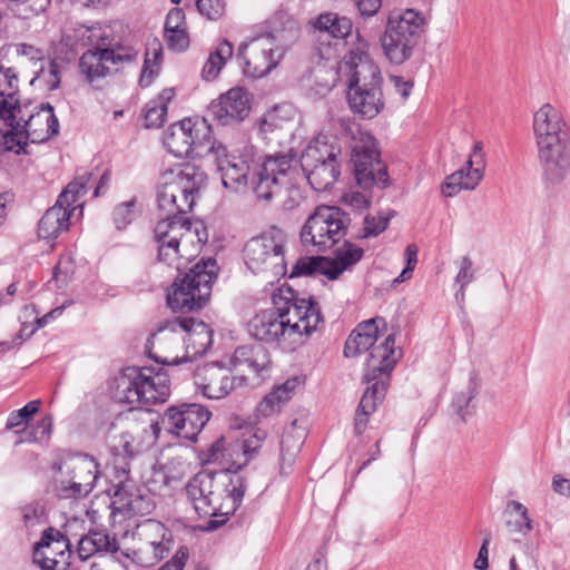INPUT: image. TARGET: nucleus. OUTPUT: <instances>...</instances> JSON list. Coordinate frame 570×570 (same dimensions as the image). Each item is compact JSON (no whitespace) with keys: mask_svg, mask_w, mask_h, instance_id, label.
<instances>
[{"mask_svg":"<svg viewBox=\"0 0 570 570\" xmlns=\"http://www.w3.org/2000/svg\"><path fill=\"white\" fill-rule=\"evenodd\" d=\"M43 81L47 90L53 91L60 87V65L56 60L42 62L40 68L35 72V77L30 80V85Z\"/></svg>","mask_w":570,"mask_h":570,"instance_id":"nucleus-35","label":"nucleus"},{"mask_svg":"<svg viewBox=\"0 0 570 570\" xmlns=\"http://www.w3.org/2000/svg\"><path fill=\"white\" fill-rule=\"evenodd\" d=\"M183 403L168 406L159 421L151 422L149 429H144L146 448L156 444L164 429L169 434L183 438L185 431Z\"/></svg>","mask_w":570,"mask_h":570,"instance_id":"nucleus-25","label":"nucleus"},{"mask_svg":"<svg viewBox=\"0 0 570 570\" xmlns=\"http://www.w3.org/2000/svg\"><path fill=\"white\" fill-rule=\"evenodd\" d=\"M28 119H23V130L30 137L32 144L43 142L59 134V120L55 115L53 106L49 102H42L35 108Z\"/></svg>","mask_w":570,"mask_h":570,"instance_id":"nucleus-21","label":"nucleus"},{"mask_svg":"<svg viewBox=\"0 0 570 570\" xmlns=\"http://www.w3.org/2000/svg\"><path fill=\"white\" fill-rule=\"evenodd\" d=\"M351 163L355 181L361 189L376 187L382 190L390 186L387 167L381 159L373 135L362 134L360 141L352 147Z\"/></svg>","mask_w":570,"mask_h":570,"instance_id":"nucleus-13","label":"nucleus"},{"mask_svg":"<svg viewBox=\"0 0 570 570\" xmlns=\"http://www.w3.org/2000/svg\"><path fill=\"white\" fill-rule=\"evenodd\" d=\"M315 29L327 32L336 39H344L352 31V22L346 17H340L337 13L327 12L320 14L314 23Z\"/></svg>","mask_w":570,"mask_h":570,"instance_id":"nucleus-33","label":"nucleus"},{"mask_svg":"<svg viewBox=\"0 0 570 570\" xmlns=\"http://www.w3.org/2000/svg\"><path fill=\"white\" fill-rule=\"evenodd\" d=\"M533 131L543 179L559 185L570 175V134L559 111L544 104L533 115Z\"/></svg>","mask_w":570,"mask_h":570,"instance_id":"nucleus-4","label":"nucleus"},{"mask_svg":"<svg viewBox=\"0 0 570 570\" xmlns=\"http://www.w3.org/2000/svg\"><path fill=\"white\" fill-rule=\"evenodd\" d=\"M266 438L267 433L265 430L261 428H255L253 434L243 441L242 449L244 454L247 456V460L244 465H246L248 460L252 459V456L257 453Z\"/></svg>","mask_w":570,"mask_h":570,"instance_id":"nucleus-56","label":"nucleus"},{"mask_svg":"<svg viewBox=\"0 0 570 570\" xmlns=\"http://www.w3.org/2000/svg\"><path fill=\"white\" fill-rule=\"evenodd\" d=\"M347 102L351 110L363 119H373L384 108L383 77L380 68L368 60L350 66Z\"/></svg>","mask_w":570,"mask_h":570,"instance_id":"nucleus-11","label":"nucleus"},{"mask_svg":"<svg viewBox=\"0 0 570 570\" xmlns=\"http://www.w3.org/2000/svg\"><path fill=\"white\" fill-rule=\"evenodd\" d=\"M246 490L245 476L208 469L196 473L186 484V494L199 517H224L222 520H209L206 525L208 531L217 530L227 522V515L242 505Z\"/></svg>","mask_w":570,"mask_h":570,"instance_id":"nucleus-3","label":"nucleus"},{"mask_svg":"<svg viewBox=\"0 0 570 570\" xmlns=\"http://www.w3.org/2000/svg\"><path fill=\"white\" fill-rule=\"evenodd\" d=\"M324 213L325 212L321 210L318 206L314 213L308 216L301 230L302 243L304 245L312 244L316 246L320 252H325L338 242V238L332 235V229H328L330 227L325 223L327 218H324Z\"/></svg>","mask_w":570,"mask_h":570,"instance_id":"nucleus-23","label":"nucleus"},{"mask_svg":"<svg viewBox=\"0 0 570 570\" xmlns=\"http://www.w3.org/2000/svg\"><path fill=\"white\" fill-rule=\"evenodd\" d=\"M71 210L51 206L46 210L38 223V235L43 239L57 238L60 233L68 230Z\"/></svg>","mask_w":570,"mask_h":570,"instance_id":"nucleus-29","label":"nucleus"},{"mask_svg":"<svg viewBox=\"0 0 570 570\" xmlns=\"http://www.w3.org/2000/svg\"><path fill=\"white\" fill-rule=\"evenodd\" d=\"M136 198L118 204L112 212V220L118 230L125 229L136 218Z\"/></svg>","mask_w":570,"mask_h":570,"instance_id":"nucleus-47","label":"nucleus"},{"mask_svg":"<svg viewBox=\"0 0 570 570\" xmlns=\"http://www.w3.org/2000/svg\"><path fill=\"white\" fill-rule=\"evenodd\" d=\"M293 160L291 154H278L267 156L262 164L255 166L248 186L258 200L269 202L274 195L279 193L281 179L286 177Z\"/></svg>","mask_w":570,"mask_h":570,"instance_id":"nucleus-16","label":"nucleus"},{"mask_svg":"<svg viewBox=\"0 0 570 570\" xmlns=\"http://www.w3.org/2000/svg\"><path fill=\"white\" fill-rule=\"evenodd\" d=\"M289 436H285L281 441V454H279V461H281V473L287 474L291 468L293 466L296 455L299 452L301 444H294L289 445Z\"/></svg>","mask_w":570,"mask_h":570,"instance_id":"nucleus-52","label":"nucleus"},{"mask_svg":"<svg viewBox=\"0 0 570 570\" xmlns=\"http://www.w3.org/2000/svg\"><path fill=\"white\" fill-rule=\"evenodd\" d=\"M286 235L277 226H272L259 236L250 238L244 246V262L254 274L269 273L279 278L286 275Z\"/></svg>","mask_w":570,"mask_h":570,"instance_id":"nucleus-12","label":"nucleus"},{"mask_svg":"<svg viewBox=\"0 0 570 570\" xmlns=\"http://www.w3.org/2000/svg\"><path fill=\"white\" fill-rule=\"evenodd\" d=\"M343 248V250L338 252L337 258L345 268L358 263L364 255L363 248L354 245L350 240L344 242Z\"/></svg>","mask_w":570,"mask_h":570,"instance_id":"nucleus-57","label":"nucleus"},{"mask_svg":"<svg viewBox=\"0 0 570 570\" xmlns=\"http://www.w3.org/2000/svg\"><path fill=\"white\" fill-rule=\"evenodd\" d=\"M229 372V368L219 362L206 363L195 370V385L207 399H223L234 390L236 381L239 385L246 382L245 376L230 377Z\"/></svg>","mask_w":570,"mask_h":570,"instance_id":"nucleus-18","label":"nucleus"},{"mask_svg":"<svg viewBox=\"0 0 570 570\" xmlns=\"http://www.w3.org/2000/svg\"><path fill=\"white\" fill-rule=\"evenodd\" d=\"M87 37L90 49L86 50L79 58V72L85 77L86 81L94 83L96 80L105 78L109 75L108 58L104 53L97 32L100 28H89Z\"/></svg>","mask_w":570,"mask_h":570,"instance_id":"nucleus-22","label":"nucleus"},{"mask_svg":"<svg viewBox=\"0 0 570 570\" xmlns=\"http://www.w3.org/2000/svg\"><path fill=\"white\" fill-rule=\"evenodd\" d=\"M101 48L104 49L105 56L108 58V62L112 65L131 63L137 59V50H127L125 53H119L117 50H112V38L100 29L97 32Z\"/></svg>","mask_w":570,"mask_h":570,"instance_id":"nucleus-38","label":"nucleus"},{"mask_svg":"<svg viewBox=\"0 0 570 570\" xmlns=\"http://www.w3.org/2000/svg\"><path fill=\"white\" fill-rule=\"evenodd\" d=\"M206 173L194 163L186 161L166 170L157 190L159 210L170 214L191 210L195 195L206 185Z\"/></svg>","mask_w":570,"mask_h":570,"instance_id":"nucleus-9","label":"nucleus"},{"mask_svg":"<svg viewBox=\"0 0 570 570\" xmlns=\"http://www.w3.org/2000/svg\"><path fill=\"white\" fill-rule=\"evenodd\" d=\"M52 431L51 415H45L36 425L30 429H23L19 433L22 434L21 441L24 442H41L49 439Z\"/></svg>","mask_w":570,"mask_h":570,"instance_id":"nucleus-41","label":"nucleus"},{"mask_svg":"<svg viewBox=\"0 0 570 570\" xmlns=\"http://www.w3.org/2000/svg\"><path fill=\"white\" fill-rule=\"evenodd\" d=\"M185 431L183 438L196 442L198 434L209 421L210 411L197 403H183Z\"/></svg>","mask_w":570,"mask_h":570,"instance_id":"nucleus-31","label":"nucleus"},{"mask_svg":"<svg viewBox=\"0 0 570 570\" xmlns=\"http://www.w3.org/2000/svg\"><path fill=\"white\" fill-rule=\"evenodd\" d=\"M425 28V17L414 9L391 10L380 42L383 55L392 65L410 60Z\"/></svg>","mask_w":570,"mask_h":570,"instance_id":"nucleus-8","label":"nucleus"},{"mask_svg":"<svg viewBox=\"0 0 570 570\" xmlns=\"http://www.w3.org/2000/svg\"><path fill=\"white\" fill-rule=\"evenodd\" d=\"M19 92L18 72L11 68L0 66V98L13 100Z\"/></svg>","mask_w":570,"mask_h":570,"instance_id":"nucleus-42","label":"nucleus"},{"mask_svg":"<svg viewBox=\"0 0 570 570\" xmlns=\"http://www.w3.org/2000/svg\"><path fill=\"white\" fill-rule=\"evenodd\" d=\"M148 56H149V52L147 51L146 57H145V61H144V67H142V70H141V75H140V78H139V86L141 88L149 87L151 85L154 78L158 75V67H159V63H160L161 58H163L161 46L159 43H157V47L154 48V50H153L154 63H155L156 68H153V67L149 66L150 59H149Z\"/></svg>","mask_w":570,"mask_h":570,"instance_id":"nucleus-50","label":"nucleus"},{"mask_svg":"<svg viewBox=\"0 0 570 570\" xmlns=\"http://www.w3.org/2000/svg\"><path fill=\"white\" fill-rule=\"evenodd\" d=\"M249 112V94L240 87H234L210 102L206 117L219 126L234 127L243 122Z\"/></svg>","mask_w":570,"mask_h":570,"instance_id":"nucleus-17","label":"nucleus"},{"mask_svg":"<svg viewBox=\"0 0 570 570\" xmlns=\"http://www.w3.org/2000/svg\"><path fill=\"white\" fill-rule=\"evenodd\" d=\"M286 385H279L268 393L258 405V412L267 416L275 411H279L281 405L291 400Z\"/></svg>","mask_w":570,"mask_h":570,"instance_id":"nucleus-40","label":"nucleus"},{"mask_svg":"<svg viewBox=\"0 0 570 570\" xmlns=\"http://www.w3.org/2000/svg\"><path fill=\"white\" fill-rule=\"evenodd\" d=\"M155 242L158 244V261L170 265L179 255V245L176 238H165L161 235L154 234Z\"/></svg>","mask_w":570,"mask_h":570,"instance_id":"nucleus-45","label":"nucleus"},{"mask_svg":"<svg viewBox=\"0 0 570 570\" xmlns=\"http://www.w3.org/2000/svg\"><path fill=\"white\" fill-rule=\"evenodd\" d=\"M484 153L481 141H476L466 160V166L446 177L441 191L444 197H453L460 190L474 189L483 177Z\"/></svg>","mask_w":570,"mask_h":570,"instance_id":"nucleus-20","label":"nucleus"},{"mask_svg":"<svg viewBox=\"0 0 570 570\" xmlns=\"http://www.w3.org/2000/svg\"><path fill=\"white\" fill-rule=\"evenodd\" d=\"M92 176V173H85L83 175L75 178L62 190V197H66L67 194H72V196L78 199L81 195H85L89 189L88 185L91 181Z\"/></svg>","mask_w":570,"mask_h":570,"instance_id":"nucleus-59","label":"nucleus"},{"mask_svg":"<svg viewBox=\"0 0 570 570\" xmlns=\"http://www.w3.org/2000/svg\"><path fill=\"white\" fill-rule=\"evenodd\" d=\"M216 278V259H199L183 276L177 275L167 292V305L173 312L189 313L202 309L210 297L212 285Z\"/></svg>","mask_w":570,"mask_h":570,"instance_id":"nucleus-10","label":"nucleus"},{"mask_svg":"<svg viewBox=\"0 0 570 570\" xmlns=\"http://www.w3.org/2000/svg\"><path fill=\"white\" fill-rule=\"evenodd\" d=\"M190 129H193V120L185 118L177 124L170 125L164 131L163 142L170 154L176 157L190 158Z\"/></svg>","mask_w":570,"mask_h":570,"instance_id":"nucleus-26","label":"nucleus"},{"mask_svg":"<svg viewBox=\"0 0 570 570\" xmlns=\"http://www.w3.org/2000/svg\"><path fill=\"white\" fill-rule=\"evenodd\" d=\"M196 7L198 12L209 20L218 19L224 12L219 0H196Z\"/></svg>","mask_w":570,"mask_h":570,"instance_id":"nucleus-61","label":"nucleus"},{"mask_svg":"<svg viewBox=\"0 0 570 570\" xmlns=\"http://www.w3.org/2000/svg\"><path fill=\"white\" fill-rule=\"evenodd\" d=\"M213 330L204 321L176 316L158 325L147 338L145 350L159 365L176 366L190 363L193 356L204 355L213 345Z\"/></svg>","mask_w":570,"mask_h":570,"instance_id":"nucleus-2","label":"nucleus"},{"mask_svg":"<svg viewBox=\"0 0 570 570\" xmlns=\"http://www.w3.org/2000/svg\"><path fill=\"white\" fill-rule=\"evenodd\" d=\"M41 405V401L33 400L28 402L24 406L19 410L12 411L7 420L6 429L11 430L20 426L23 423L29 422L35 414L38 413Z\"/></svg>","mask_w":570,"mask_h":570,"instance_id":"nucleus-43","label":"nucleus"},{"mask_svg":"<svg viewBox=\"0 0 570 570\" xmlns=\"http://www.w3.org/2000/svg\"><path fill=\"white\" fill-rule=\"evenodd\" d=\"M272 304L248 323L250 336L258 342L279 345L293 335L309 337L325 324L317 301L313 296L299 297L288 285L273 292Z\"/></svg>","mask_w":570,"mask_h":570,"instance_id":"nucleus-1","label":"nucleus"},{"mask_svg":"<svg viewBox=\"0 0 570 570\" xmlns=\"http://www.w3.org/2000/svg\"><path fill=\"white\" fill-rule=\"evenodd\" d=\"M230 364L234 367L246 365L258 375L271 365V355L261 344L242 345L234 351Z\"/></svg>","mask_w":570,"mask_h":570,"instance_id":"nucleus-27","label":"nucleus"},{"mask_svg":"<svg viewBox=\"0 0 570 570\" xmlns=\"http://www.w3.org/2000/svg\"><path fill=\"white\" fill-rule=\"evenodd\" d=\"M17 112H22V107L18 98H13V100L0 98V119L4 121L7 127L14 128V126L21 125L20 121L17 120Z\"/></svg>","mask_w":570,"mask_h":570,"instance_id":"nucleus-51","label":"nucleus"},{"mask_svg":"<svg viewBox=\"0 0 570 570\" xmlns=\"http://www.w3.org/2000/svg\"><path fill=\"white\" fill-rule=\"evenodd\" d=\"M393 215V210L387 216L380 215L377 218L372 215H366L364 217V227L362 234L357 238L363 239L379 236L387 228L390 219Z\"/></svg>","mask_w":570,"mask_h":570,"instance_id":"nucleus-49","label":"nucleus"},{"mask_svg":"<svg viewBox=\"0 0 570 570\" xmlns=\"http://www.w3.org/2000/svg\"><path fill=\"white\" fill-rule=\"evenodd\" d=\"M8 8L19 19H30L45 11L48 0H7Z\"/></svg>","mask_w":570,"mask_h":570,"instance_id":"nucleus-36","label":"nucleus"},{"mask_svg":"<svg viewBox=\"0 0 570 570\" xmlns=\"http://www.w3.org/2000/svg\"><path fill=\"white\" fill-rule=\"evenodd\" d=\"M167 116V107L156 105L149 101L145 108V127L146 128H159L163 126Z\"/></svg>","mask_w":570,"mask_h":570,"instance_id":"nucleus-53","label":"nucleus"},{"mask_svg":"<svg viewBox=\"0 0 570 570\" xmlns=\"http://www.w3.org/2000/svg\"><path fill=\"white\" fill-rule=\"evenodd\" d=\"M212 149H214V161L220 173L223 186L233 191L247 188L250 175L258 165L255 161L253 147H244L238 155L229 153L220 142Z\"/></svg>","mask_w":570,"mask_h":570,"instance_id":"nucleus-14","label":"nucleus"},{"mask_svg":"<svg viewBox=\"0 0 570 570\" xmlns=\"http://www.w3.org/2000/svg\"><path fill=\"white\" fill-rule=\"evenodd\" d=\"M473 263L469 256H464L461 261L460 271L455 277V282L460 284L461 289L469 285L474 279L472 269Z\"/></svg>","mask_w":570,"mask_h":570,"instance_id":"nucleus-62","label":"nucleus"},{"mask_svg":"<svg viewBox=\"0 0 570 570\" xmlns=\"http://www.w3.org/2000/svg\"><path fill=\"white\" fill-rule=\"evenodd\" d=\"M29 138L23 130V125L14 126L0 136V146L7 151H14L17 155L28 154L26 147L27 141L22 140Z\"/></svg>","mask_w":570,"mask_h":570,"instance_id":"nucleus-39","label":"nucleus"},{"mask_svg":"<svg viewBox=\"0 0 570 570\" xmlns=\"http://www.w3.org/2000/svg\"><path fill=\"white\" fill-rule=\"evenodd\" d=\"M189 139L190 158L203 157L207 154L214 155L212 147H217L218 144L212 141V125L209 119L204 117L202 120L193 121V129Z\"/></svg>","mask_w":570,"mask_h":570,"instance_id":"nucleus-30","label":"nucleus"},{"mask_svg":"<svg viewBox=\"0 0 570 570\" xmlns=\"http://www.w3.org/2000/svg\"><path fill=\"white\" fill-rule=\"evenodd\" d=\"M321 210H324V218L326 225H328V229H332L331 233L335 238H341L345 236L347 228L351 224L350 214L344 212L342 208L336 206H320Z\"/></svg>","mask_w":570,"mask_h":570,"instance_id":"nucleus-34","label":"nucleus"},{"mask_svg":"<svg viewBox=\"0 0 570 570\" xmlns=\"http://www.w3.org/2000/svg\"><path fill=\"white\" fill-rule=\"evenodd\" d=\"M233 45L227 39H223L217 47L210 51L202 70L203 78L207 81L216 79L226 61L233 56Z\"/></svg>","mask_w":570,"mask_h":570,"instance_id":"nucleus-32","label":"nucleus"},{"mask_svg":"<svg viewBox=\"0 0 570 570\" xmlns=\"http://www.w3.org/2000/svg\"><path fill=\"white\" fill-rule=\"evenodd\" d=\"M124 511L131 515H148L155 509V502L149 495L130 494L129 501L122 503Z\"/></svg>","mask_w":570,"mask_h":570,"instance_id":"nucleus-44","label":"nucleus"},{"mask_svg":"<svg viewBox=\"0 0 570 570\" xmlns=\"http://www.w3.org/2000/svg\"><path fill=\"white\" fill-rule=\"evenodd\" d=\"M186 213H164V217L159 219L154 228V234L163 237L176 238L178 244L181 242L193 243L191 238V220L184 217Z\"/></svg>","mask_w":570,"mask_h":570,"instance_id":"nucleus-28","label":"nucleus"},{"mask_svg":"<svg viewBox=\"0 0 570 570\" xmlns=\"http://www.w3.org/2000/svg\"><path fill=\"white\" fill-rule=\"evenodd\" d=\"M88 535L100 552H117L118 542L115 538L110 539L106 530H90Z\"/></svg>","mask_w":570,"mask_h":570,"instance_id":"nucleus-54","label":"nucleus"},{"mask_svg":"<svg viewBox=\"0 0 570 570\" xmlns=\"http://www.w3.org/2000/svg\"><path fill=\"white\" fill-rule=\"evenodd\" d=\"M379 323L384 324L383 318H371L360 323L348 335L344 345V356L355 357L363 352H371L375 347L379 337Z\"/></svg>","mask_w":570,"mask_h":570,"instance_id":"nucleus-24","label":"nucleus"},{"mask_svg":"<svg viewBox=\"0 0 570 570\" xmlns=\"http://www.w3.org/2000/svg\"><path fill=\"white\" fill-rule=\"evenodd\" d=\"M509 507H511L519 515L520 519L515 521H507V527L511 532H520L522 534H527L532 530V520L529 517L528 509L519 501H510Z\"/></svg>","mask_w":570,"mask_h":570,"instance_id":"nucleus-48","label":"nucleus"},{"mask_svg":"<svg viewBox=\"0 0 570 570\" xmlns=\"http://www.w3.org/2000/svg\"><path fill=\"white\" fill-rule=\"evenodd\" d=\"M189 551L187 547H180L170 560L165 562L157 570H183L188 559Z\"/></svg>","mask_w":570,"mask_h":570,"instance_id":"nucleus-63","label":"nucleus"},{"mask_svg":"<svg viewBox=\"0 0 570 570\" xmlns=\"http://www.w3.org/2000/svg\"><path fill=\"white\" fill-rule=\"evenodd\" d=\"M71 274H73L71 258L61 257L56 264L52 273V278L57 282L59 288L68 284Z\"/></svg>","mask_w":570,"mask_h":570,"instance_id":"nucleus-58","label":"nucleus"},{"mask_svg":"<svg viewBox=\"0 0 570 570\" xmlns=\"http://www.w3.org/2000/svg\"><path fill=\"white\" fill-rule=\"evenodd\" d=\"M67 475L69 481H61L57 487L60 499H78L87 497L95 488L99 478V463L92 455L75 453L67 458Z\"/></svg>","mask_w":570,"mask_h":570,"instance_id":"nucleus-15","label":"nucleus"},{"mask_svg":"<svg viewBox=\"0 0 570 570\" xmlns=\"http://www.w3.org/2000/svg\"><path fill=\"white\" fill-rule=\"evenodd\" d=\"M170 395L169 374L163 367L127 366L115 379L114 397L130 405L164 403Z\"/></svg>","mask_w":570,"mask_h":570,"instance_id":"nucleus-6","label":"nucleus"},{"mask_svg":"<svg viewBox=\"0 0 570 570\" xmlns=\"http://www.w3.org/2000/svg\"><path fill=\"white\" fill-rule=\"evenodd\" d=\"M478 393L479 382L476 376H472L469 381L466 391H462L454 395L452 400V406L463 422H465L466 416L471 414V412L469 411V405Z\"/></svg>","mask_w":570,"mask_h":570,"instance_id":"nucleus-37","label":"nucleus"},{"mask_svg":"<svg viewBox=\"0 0 570 570\" xmlns=\"http://www.w3.org/2000/svg\"><path fill=\"white\" fill-rule=\"evenodd\" d=\"M237 57L244 60L243 71L245 76L261 78L277 66L275 49L269 37L254 39L249 45L242 43Z\"/></svg>","mask_w":570,"mask_h":570,"instance_id":"nucleus-19","label":"nucleus"},{"mask_svg":"<svg viewBox=\"0 0 570 570\" xmlns=\"http://www.w3.org/2000/svg\"><path fill=\"white\" fill-rule=\"evenodd\" d=\"M189 551L187 547H180L170 560L165 562L157 570H183L188 559Z\"/></svg>","mask_w":570,"mask_h":570,"instance_id":"nucleus-64","label":"nucleus"},{"mask_svg":"<svg viewBox=\"0 0 570 570\" xmlns=\"http://www.w3.org/2000/svg\"><path fill=\"white\" fill-rule=\"evenodd\" d=\"M52 542H65L66 548H70V541L68 537L52 527L45 529L41 533L40 540L35 543L33 549L49 548Z\"/></svg>","mask_w":570,"mask_h":570,"instance_id":"nucleus-60","label":"nucleus"},{"mask_svg":"<svg viewBox=\"0 0 570 570\" xmlns=\"http://www.w3.org/2000/svg\"><path fill=\"white\" fill-rule=\"evenodd\" d=\"M168 49L177 52L185 51L189 46V37L186 29H175L164 33Z\"/></svg>","mask_w":570,"mask_h":570,"instance_id":"nucleus-55","label":"nucleus"},{"mask_svg":"<svg viewBox=\"0 0 570 570\" xmlns=\"http://www.w3.org/2000/svg\"><path fill=\"white\" fill-rule=\"evenodd\" d=\"M325 261V256H304L299 257L293 265L288 277L312 276L318 273L321 264Z\"/></svg>","mask_w":570,"mask_h":570,"instance_id":"nucleus-46","label":"nucleus"},{"mask_svg":"<svg viewBox=\"0 0 570 570\" xmlns=\"http://www.w3.org/2000/svg\"><path fill=\"white\" fill-rule=\"evenodd\" d=\"M344 158L340 139L318 135L311 139L299 158L301 168L314 190H328L340 178Z\"/></svg>","mask_w":570,"mask_h":570,"instance_id":"nucleus-7","label":"nucleus"},{"mask_svg":"<svg viewBox=\"0 0 570 570\" xmlns=\"http://www.w3.org/2000/svg\"><path fill=\"white\" fill-rule=\"evenodd\" d=\"M395 337L390 334L385 340L372 347L366 362L362 381L367 384L357 405L354 417V433L361 435L366 430L370 416L385 399L391 381V372L396 365Z\"/></svg>","mask_w":570,"mask_h":570,"instance_id":"nucleus-5","label":"nucleus"}]
</instances>
